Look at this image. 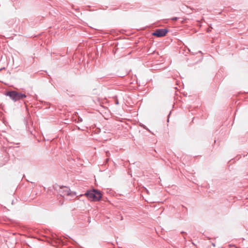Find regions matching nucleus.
Here are the masks:
<instances>
[{
  "label": "nucleus",
  "mask_w": 248,
  "mask_h": 248,
  "mask_svg": "<svg viewBox=\"0 0 248 248\" xmlns=\"http://www.w3.org/2000/svg\"><path fill=\"white\" fill-rule=\"evenodd\" d=\"M5 95L8 96L14 102L22 100L27 97L26 95L16 91H11L6 93Z\"/></svg>",
  "instance_id": "obj_1"
},
{
  "label": "nucleus",
  "mask_w": 248,
  "mask_h": 248,
  "mask_svg": "<svg viewBox=\"0 0 248 248\" xmlns=\"http://www.w3.org/2000/svg\"><path fill=\"white\" fill-rule=\"evenodd\" d=\"M85 195L89 200L93 201H98L102 197L101 193L95 189L87 191L85 193Z\"/></svg>",
  "instance_id": "obj_2"
},
{
  "label": "nucleus",
  "mask_w": 248,
  "mask_h": 248,
  "mask_svg": "<svg viewBox=\"0 0 248 248\" xmlns=\"http://www.w3.org/2000/svg\"><path fill=\"white\" fill-rule=\"evenodd\" d=\"M60 193L62 196H74L76 195V193L72 192L70 189L66 186H62L60 188Z\"/></svg>",
  "instance_id": "obj_3"
},
{
  "label": "nucleus",
  "mask_w": 248,
  "mask_h": 248,
  "mask_svg": "<svg viewBox=\"0 0 248 248\" xmlns=\"http://www.w3.org/2000/svg\"><path fill=\"white\" fill-rule=\"evenodd\" d=\"M168 32V30L166 29H158L152 33V35L158 37H163Z\"/></svg>",
  "instance_id": "obj_4"
},
{
  "label": "nucleus",
  "mask_w": 248,
  "mask_h": 248,
  "mask_svg": "<svg viewBox=\"0 0 248 248\" xmlns=\"http://www.w3.org/2000/svg\"><path fill=\"white\" fill-rule=\"evenodd\" d=\"M172 20H173V21H176L178 19V18L176 17H173L171 18Z\"/></svg>",
  "instance_id": "obj_5"
},
{
  "label": "nucleus",
  "mask_w": 248,
  "mask_h": 248,
  "mask_svg": "<svg viewBox=\"0 0 248 248\" xmlns=\"http://www.w3.org/2000/svg\"><path fill=\"white\" fill-rule=\"evenodd\" d=\"M109 155H110V153H109L108 151V152H106V155H107V156H109Z\"/></svg>",
  "instance_id": "obj_6"
},
{
  "label": "nucleus",
  "mask_w": 248,
  "mask_h": 248,
  "mask_svg": "<svg viewBox=\"0 0 248 248\" xmlns=\"http://www.w3.org/2000/svg\"><path fill=\"white\" fill-rule=\"evenodd\" d=\"M82 120L81 118L79 117L78 119V122H82Z\"/></svg>",
  "instance_id": "obj_7"
},
{
  "label": "nucleus",
  "mask_w": 248,
  "mask_h": 248,
  "mask_svg": "<svg viewBox=\"0 0 248 248\" xmlns=\"http://www.w3.org/2000/svg\"><path fill=\"white\" fill-rule=\"evenodd\" d=\"M160 67H155V68H153L152 69H154V70H155V69H159Z\"/></svg>",
  "instance_id": "obj_8"
},
{
  "label": "nucleus",
  "mask_w": 248,
  "mask_h": 248,
  "mask_svg": "<svg viewBox=\"0 0 248 248\" xmlns=\"http://www.w3.org/2000/svg\"><path fill=\"white\" fill-rule=\"evenodd\" d=\"M142 126L143 127V128L147 129V128L145 125H142Z\"/></svg>",
  "instance_id": "obj_9"
},
{
  "label": "nucleus",
  "mask_w": 248,
  "mask_h": 248,
  "mask_svg": "<svg viewBox=\"0 0 248 248\" xmlns=\"http://www.w3.org/2000/svg\"><path fill=\"white\" fill-rule=\"evenodd\" d=\"M108 160H109V159H108V158H107V159H106V162H108Z\"/></svg>",
  "instance_id": "obj_10"
}]
</instances>
